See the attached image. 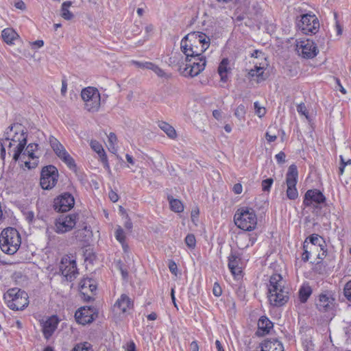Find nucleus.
Masks as SVG:
<instances>
[{"instance_id":"1","label":"nucleus","mask_w":351,"mask_h":351,"mask_svg":"<svg viewBox=\"0 0 351 351\" xmlns=\"http://www.w3.org/2000/svg\"><path fill=\"white\" fill-rule=\"evenodd\" d=\"M12 132L14 130V135L12 137V141L17 143V145L12 149V143L9 142L8 145V154L11 155L12 153V159L16 162L22 155V158H25L26 156L28 159L38 160L39 156L36 154L38 149V145L36 143H29L25 149L27 145V132L25 131L24 127L21 123H14L8 128Z\"/></svg>"},{"instance_id":"2","label":"nucleus","mask_w":351,"mask_h":351,"mask_svg":"<svg viewBox=\"0 0 351 351\" xmlns=\"http://www.w3.org/2000/svg\"><path fill=\"white\" fill-rule=\"evenodd\" d=\"M210 46V38L201 32H192L181 40L182 53L187 56H201Z\"/></svg>"},{"instance_id":"3","label":"nucleus","mask_w":351,"mask_h":351,"mask_svg":"<svg viewBox=\"0 0 351 351\" xmlns=\"http://www.w3.org/2000/svg\"><path fill=\"white\" fill-rule=\"evenodd\" d=\"M180 59H182V56L180 53H176L173 56L170 58L171 63H176L179 66L180 69H183L185 75H189L191 77L198 75L205 69L206 60L205 56H185L184 62L182 61L180 62Z\"/></svg>"},{"instance_id":"4","label":"nucleus","mask_w":351,"mask_h":351,"mask_svg":"<svg viewBox=\"0 0 351 351\" xmlns=\"http://www.w3.org/2000/svg\"><path fill=\"white\" fill-rule=\"evenodd\" d=\"M268 287V298L271 305L281 306L289 300V293L285 289L282 277L274 274L270 276Z\"/></svg>"},{"instance_id":"5","label":"nucleus","mask_w":351,"mask_h":351,"mask_svg":"<svg viewBox=\"0 0 351 351\" xmlns=\"http://www.w3.org/2000/svg\"><path fill=\"white\" fill-rule=\"evenodd\" d=\"M21 244V238L18 230L8 227L2 230L0 234V247L7 254H14Z\"/></svg>"},{"instance_id":"6","label":"nucleus","mask_w":351,"mask_h":351,"mask_svg":"<svg viewBox=\"0 0 351 351\" xmlns=\"http://www.w3.org/2000/svg\"><path fill=\"white\" fill-rule=\"evenodd\" d=\"M234 221L239 228L248 232L254 230L257 224L255 211L250 208L238 209L234 215Z\"/></svg>"},{"instance_id":"7","label":"nucleus","mask_w":351,"mask_h":351,"mask_svg":"<svg viewBox=\"0 0 351 351\" xmlns=\"http://www.w3.org/2000/svg\"><path fill=\"white\" fill-rule=\"evenodd\" d=\"M3 298L8 306L14 311H22L29 304L27 293L17 287L8 289Z\"/></svg>"},{"instance_id":"8","label":"nucleus","mask_w":351,"mask_h":351,"mask_svg":"<svg viewBox=\"0 0 351 351\" xmlns=\"http://www.w3.org/2000/svg\"><path fill=\"white\" fill-rule=\"evenodd\" d=\"M81 97L85 102V108L89 112H96L98 110L101 97L98 90L93 87H87L84 88L81 93Z\"/></svg>"},{"instance_id":"9","label":"nucleus","mask_w":351,"mask_h":351,"mask_svg":"<svg viewBox=\"0 0 351 351\" xmlns=\"http://www.w3.org/2000/svg\"><path fill=\"white\" fill-rule=\"evenodd\" d=\"M58 171L53 165H47L42 169L40 173V184L43 189L49 190L57 184Z\"/></svg>"},{"instance_id":"10","label":"nucleus","mask_w":351,"mask_h":351,"mask_svg":"<svg viewBox=\"0 0 351 351\" xmlns=\"http://www.w3.org/2000/svg\"><path fill=\"white\" fill-rule=\"evenodd\" d=\"M297 22L298 27L305 34H315L319 28L318 19L313 14H304Z\"/></svg>"},{"instance_id":"11","label":"nucleus","mask_w":351,"mask_h":351,"mask_svg":"<svg viewBox=\"0 0 351 351\" xmlns=\"http://www.w3.org/2000/svg\"><path fill=\"white\" fill-rule=\"evenodd\" d=\"M298 176V172L296 165H291L286 175L287 196L289 199H295L298 196V192L295 187Z\"/></svg>"},{"instance_id":"12","label":"nucleus","mask_w":351,"mask_h":351,"mask_svg":"<svg viewBox=\"0 0 351 351\" xmlns=\"http://www.w3.org/2000/svg\"><path fill=\"white\" fill-rule=\"evenodd\" d=\"M75 204L73 196L68 192L63 193L53 200V208L57 212L65 213L70 210Z\"/></svg>"},{"instance_id":"13","label":"nucleus","mask_w":351,"mask_h":351,"mask_svg":"<svg viewBox=\"0 0 351 351\" xmlns=\"http://www.w3.org/2000/svg\"><path fill=\"white\" fill-rule=\"evenodd\" d=\"M77 215L75 214L61 216L56 220L55 232L63 234L71 230L76 224Z\"/></svg>"},{"instance_id":"14","label":"nucleus","mask_w":351,"mask_h":351,"mask_svg":"<svg viewBox=\"0 0 351 351\" xmlns=\"http://www.w3.org/2000/svg\"><path fill=\"white\" fill-rule=\"evenodd\" d=\"M306 241L309 240L311 245H309V250L314 251L315 250H320L322 253H318L317 258L323 260L327 255V248L326 241L323 237L317 234H313L306 239Z\"/></svg>"},{"instance_id":"15","label":"nucleus","mask_w":351,"mask_h":351,"mask_svg":"<svg viewBox=\"0 0 351 351\" xmlns=\"http://www.w3.org/2000/svg\"><path fill=\"white\" fill-rule=\"evenodd\" d=\"M325 202L326 197L319 190L309 189L304 194L303 204L306 207L313 206L317 208L315 204L319 205Z\"/></svg>"},{"instance_id":"16","label":"nucleus","mask_w":351,"mask_h":351,"mask_svg":"<svg viewBox=\"0 0 351 351\" xmlns=\"http://www.w3.org/2000/svg\"><path fill=\"white\" fill-rule=\"evenodd\" d=\"M95 308L90 306H82L76 311L75 318L77 323L85 325L90 324L95 319Z\"/></svg>"},{"instance_id":"17","label":"nucleus","mask_w":351,"mask_h":351,"mask_svg":"<svg viewBox=\"0 0 351 351\" xmlns=\"http://www.w3.org/2000/svg\"><path fill=\"white\" fill-rule=\"evenodd\" d=\"M298 51L305 58H313L318 52L315 44L309 39L301 41L300 46L298 45Z\"/></svg>"},{"instance_id":"18","label":"nucleus","mask_w":351,"mask_h":351,"mask_svg":"<svg viewBox=\"0 0 351 351\" xmlns=\"http://www.w3.org/2000/svg\"><path fill=\"white\" fill-rule=\"evenodd\" d=\"M60 321L57 315H52L43 323L42 331L46 339H49L52 336Z\"/></svg>"},{"instance_id":"19","label":"nucleus","mask_w":351,"mask_h":351,"mask_svg":"<svg viewBox=\"0 0 351 351\" xmlns=\"http://www.w3.org/2000/svg\"><path fill=\"white\" fill-rule=\"evenodd\" d=\"M248 231L239 233L237 237V245L239 249H245L252 246L256 241L257 237L255 234H250Z\"/></svg>"},{"instance_id":"20","label":"nucleus","mask_w":351,"mask_h":351,"mask_svg":"<svg viewBox=\"0 0 351 351\" xmlns=\"http://www.w3.org/2000/svg\"><path fill=\"white\" fill-rule=\"evenodd\" d=\"M334 298L325 293H321L316 302V307L320 312H328L334 306Z\"/></svg>"},{"instance_id":"21","label":"nucleus","mask_w":351,"mask_h":351,"mask_svg":"<svg viewBox=\"0 0 351 351\" xmlns=\"http://www.w3.org/2000/svg\"><path fill=\"white\" fill-rule=\"evenodd\" d=\"M133 307V301L126 294H122L114 304L113 310L116 313H125Z\"/></svg>"},{"instance_id":"22","label":"nucleus","mask_w":351,"mask_h":351,"mask_svg":"<svg viewBox=\"0 0 351 351\" xmlns=\"http://www.w3.org/2000/svg\"><path fill=\"white\" fill-rule=\"evenodd\" d=\"M261 351H284L281 341L278 339H266L260 343Z\"/></svg>"},{"instance_id":"23","label":"nucleus","mask_w":351,"mask_h":351,"mask_svg":"<svg viewBox=\"0 0 351 351\" xmlns=\"http://www.w3.org/2000/svg\"><path fill=\"white\" fill-rule=\"evenodd\" d=\"M90 146L95 152L98 154L101 162L104 164V168L110 171V168L108 161V158L102 145L97 141L91 140Z\"/></svg>"},{"instance_id":"24","label":"nucleus","mask_w":351,"mask_h":351,"mask_svg":"<svg viewBox=\"0 0 351 351\" xmlns=\"http://www.w3.org/2000/svg\"><path fill=\"white\" fill-rule=\"evenodd\" d=\"M274 326L272 322L266 316H261L258 321V330L256 335L258 337H263L268 334Z\"/></svg>"},{"instance_id":"25","label":"nucleus","mask_w":351,"mask_h":351,"mask_svg":"<svg viewBox=\"0 0 351 351\" xmlns=\"http://www.w3.org/2000/svg\"><path fill=\"white\" fill-rule=\"evenodd\" d=\"M240 258L234 252H231L228 256V268L234 276H239L241 274V268L239 266Z\"/></svg>"},{"instance_id":"26","label":"nucleus","mask_w":351,"mask_h":351,"mask_svg":"<svg viewBox=\"0 0 351 351\" xmlns=\"http://www.w3.org/2000/svg\"><path fill=\"white\" fill-rule=\"evenodd\" d=\"M230 61L228 58H223L219 64L217 71L220 76L221 82L226 83L228 81V73L230 72L231 69L229 66Z\"/></svg>"},{"instance_id":"27","label":"nucleus","mask_w":351,"mask_h":351,"mask_svg":"<svg viewBox=\"0 0 351 351\" xmlns=\"http://www.w3.org/2000/svg\"><path fill=\"white\" fill-rule=\"evenodd\" d=\"M62 265L60 266V269L62 274L64 276L67 280H71L72 278L75 276L76 268V264L75 261H69V266H65L64 267V259L62 260Z\"/></svg>"},{"instance_id":"28","label":"nucleus","mask_w":351,"mask_h":351,"mask_svg":"<svg viewBox=\"0 0 351 351\" xmlns=\"http://www.w3.org/2000/svg\"><path fill=\"white\" fill-rule=\"evenodd\" d=\"M73 235L77 241L86 243L92 236L90 227L84 226L82 229L77 230L74 232Z\"/></svg>"},{"instance_id":"29","label":"nucleus","mask_w":351,"mask_h":351,"mask_svg":"<svg viewBox=\"0 0 351 351\" xmlns=\"http://www.w3.org/2000/svg\"><path fill=\"white\" fill-rule=\"evenodd\" d=\"M158 127L166 133V134L172 139H174L177 136L176 130L173 126L169 125L168 123L165 121H160L158 123Z\"/></svg>"},{"instance_id":"30","label":"nucleus","mask_w":351,"mask_h":351,"mask_svg":"<svg viewBox=\"0 0 351 351\" xmlns=\"http://www.w3.org/2000/svg\"><path fill=\"white\" fill-rule=\"evenodd\" d=\"M11 133H12V132H10V130H8V128H7L5 132H4L3 138L0 139V146H1L0 155H1V158L3 160H5V155H6L5 148L4 146L5 141H6V142L9 141V142H12V143L13 142V141H12V137L13 136H12Z\"/></svg>"},{"instance_id":"31","label":"nucleus","mask_w":351,"mask_h":351,"mask_svg":"<svg viewBox=\"0 0 351 351\" xmlns=\"http://www.w3.org/2000/svg\"><path fill=\"white\" fill-rule=\"evenodd\" d=\"M312 294V289L308 284L303 285L299 290V298L302 303H305Z\"/></svg>"},{"instance_id":"32","label":"nucleus","mask_w":351,"mask_h":351,"mask_svg":"<svg viewBox=\"0 0 351 351\" xmlns=\"http://www.w3.org/2000/svg\"><path fill=\"white\" fill-rule=\"evenodd\" d=\"M16 36V32L11 28L4 29L1 33L3 40L8 44L12 43Z\"/></svg>"},{"instance_id":"33","label":"nucleus","mask_w":351,"mask_h":351,"mask_svg":"<svg viewBox=\"0 0 351 351\" xmlns=\"http://www.w3.org/2000/svg\"><path fill=\"white\" fill-rule=\"evenodd\" d=\"M72 5L71 1H65L62 4L61 16L65 20H71L74 15L69 11V8Z\"/></svg>"},{"instance_id":"34","label":"nucleus","mask_w":351,"mask_h":351,"mask_svg":"<svg viewBox=\"0 0 351 351\" xmlns=\"http://www.w3.org/2000/svg\"><path fill=\"white\" fill-rule=\"evenodd\" d=\"M171 209L176 213H181L184 210V206L181 201L173 199L172 197H168Z\"/></svg>"},{"instance_id":"35","label":"nucleus","mask_w":351,"mask_h":351,"mask_svg":"<svg viewBox=\"0 0 351 351\" xmlns=\"http://www.w3.org/2000/svg\"><path fill=\"white\" fill-rule=\"evenodd\" d=\"M49 143L56 154H60L62 152V149L64 148L63 145L53 136L49 138Z\"/></svg>"},{"instance_id":"36","label":"nucleus","mask_w":351,"mask_h":351,"mask_svg":"<svg viewBox=\"0 0 351 351\" xmlns=\"http://www.w3.org/2000/svg\"><path fill=\"white\" fill-rule=\"evenodd\" d=\"M61 160L65 163L66 164V165L68 166V167L71 169V170H73V171H76L77 169V166H76V164L75 162V160H73V158L70 156V154L68 153L66 154L65 156H64V157L62 158H61Z\"/></svg>"},{"instance_id":"37","label":"nucleus","mask_w":351,"mask_h":351,"mask_svg":"<svg viewBox=\"0 0 351 351\" xmlns=\"http://www.w3.org/2000/svg\"><path fill=\"white\" fill-rule=\"evenodd\" d=\"M87 287H88L91 292H93L97 289L96 285L92 283V280L90 278L84 279L80 282L81 290H83Z\"/></svg>"},{"instance_id":"38","label":"nucleus","mask_w":351,"mask_h":351,"mask_svg":"<svg viewBox=\"0 0 351 351\" xmlns=\"http://www.w3.org/2000/svg\"><path fill=\"white\" fill-rule=\"evenodd\" d=\"M255 71L256 72V77H257L256 81L258 83L265 81L267 78L263 67L255 66Z\"/></svg>"},{"instance_id":"39","label":"nucleus","mask_w":351,"mask_h":351,"mask_svg":"<svg viewBox=\"0 0 351 351\" xmlns=\"http://www.w3.org/2000/svg\"><path fill=\"white\" fill-rule=\"evenodd\" d=\"M303 250L304 252L302 253V260L304 262H307L309 259L310 254H311L314 251H311V250H309V243H308V241H306V240H305L304 242Z\"/></svg>"},{"instance_id":"40","label":"nucleus","mask_w":351,"mask_h":351,"mask_svg":"<svg viewBox=\"0 0 351 351\" xmlns=\"http://www.w3.org/2000/svg\"><path fill=\"white\" fill-rule=\"evenodd\" d=\"M245 113L246 108L243 104L239 105L234 111V115L240 120L244 119Z\"/></svg>"},{"instance_id":"41","label":"nucleus","mask_w":351,"mask_h":351,"mask_svg":"<svg viewBox=\"0 0 351 351\" xmlns=\"http://www.w3.org/2000/svg\"><path fill=\"white\" fill-rule=\"evenodd\" d=\"M19 159H21V161L24 162V165L25 167H27L28 169H34L36 167H37L38 164V160H32L29 159L28 160H25V158H22V155L19 158Z\"/></svg>"},{"instance_id":"42","label":"nucleus","mask_w":351,"mask_h":351,"mask_svg":"<svg viewBox=\"0 0 351 351\" xmlns=\"http://www.w3.org/2000/svg\"><path fill=\"white\" fill-rule=\"evenodd\" d=\"M185 243L189 248H194L196 245V239L193 234H189L185 238Z\"/></svg>"},{"instance_id":"43","label":"nucleus","mask_w":351,"mask_h":351,"mask_svg":"<svg viewBox=\"0 0 351 351\" xmlns=\"http://www.w3.org/2000/svg\"><path fill=\"white\" fill-rule=\"evenodd\" d=\"M148 66H149L148 69L153 71L158 76L165 77L166 75L164 71L154 63L150 62V64H148Z\"/></svg>"},{"instance_id":"44","label":"nucleus","mask_w":351,"mask_h":351,"mask_svg":"<svg viewBox=\"0 0 351 351\" xmlns=\"http://www.w3.org/2000/svg\"><path fill=\"white\" fill-rule=\"evenodd\" d=\"M90 348V345L87 342H84V343L77 344L72 349L71 351H89Z\"/></svg>"},{"instance_id":"45","label":"nucleus","mask_w":351,"mask_h":351,"mask_svg":"<svg viewBox=\"0 0 351 351\" xmlns=\"http://www.w3.org/2000/svg\"><path fill=\"white\" fill-rule=\"evenodd\" d=\"M273 182L274 180L272 178L263 180L261 183L263 191L265 192L269 191Z\"/></svg>"},{"instance_id":"46","label":"nucleus","mask_w":351,"mask_h":351,"mask_svg":"<svg viewBox=\"0 0 351 351\" xmlns=\"http://www.w3.org/2000/svg\"><path fill=\"white\" fill-rule=\"evenodd\" d=\"M343 295L346 298L351 302V280L348 281L344 286Z\"/></svg>"},{"instance_id":"47","label":"nucleus","mask_w":351,"mask_h":351,"mask_svg":"<svg viewBox=\"0 0 351 351\" xmlns=\"http://www.w3.org/2000/svg\"><path fill=\"white\" fill-rule=\"evenodd\" d=\"M115 237L117 241L123 244L125 237L124 235V231L120 226L116 230Z\"/></svg>"},{"instance_id":"48","label":"nucleus","mask_w":351,"mask_h":351,"mask_svg":"<svg viewBox=\"0 0 351 351\" xmlns=\"http://www.w3.org/2000/svg\"><path fill=\"white\" fill-rule=\"evenodd\" d=\"M132 64L134 65L135 66L141 69H148L149 66L148 64H150V62H140L136 60H132Z\"/></svg>"},{"instance_id":"49","label":"nucleus","mask_w":351,"mask_h":351,"mask_svg":"<svg viewBox=\"0 0 351 351\" xmlns=\"http://www.w3.org/2000/svg\"><path fill=\"white\" fill-rule=\"evenodd\" d=\"M254 108H255V110H256V114H257L259 117H263V116L265 114V108H262L259 106V104H258V101L254 102Z\"/></svg>"},{"instance_id":"50","label":"nucleus","mask_w":351,"mask_h":351,"mask_svg":"<svg viewBox=\"0 0 351 351\" xmlns=\"http://www.w3.org/2000/svg\"><path fill=\"white\" fill-rule=\"evenodd\" d=\"M23 215H25V219L28 221L29 223H32L34 221V213L33 211H27L24 212Z\"/></svg>"},{"instance_id":"51","label":"nucleus","mask_w":351,"mask_h":351,"mask_svg":"<svg viewBox=\"0 0 351 351\" xmlns=\"http://www.w3.org/2000/svg\"><path fill=\"white\" fill-rule=\"evenodd\" d=\"M213 293L217 297H219L222 293L221 288L217 282H215L213 285Z\"/></svg>"},{"instance_id":"52","label":"nucleus","mask_w":351,"mask_h":351,"mask_svg":"<svg viewBox=\"0 0 351 351\" xmlns=\"http://www.w3.org/2000/svg\"><path fill=\"white\" fill-rule=\"evenodd\" d=\"M297 110L299 113L307 117L308 111L304 103H300V104L298 105Z\"/></svg>"},{"instance_id":"53","label":"nucleus","mask_w":351,"mask_h":351,"mask_svg":"<svg viewBox=\"0 0 351 351\" xmlns=\"http://www.w3.org/2000/svg\"><path fill=\"white\" fill-rule=\"evenodd\" d=\"M275 158L278 163L282 164L285 162L286 155L283 152H280L278 154L276 155Z\"/></svg>"},{"instance_id":"54","label":"nucleus","mask_w":351,"mask_h":351,"mask_svg":"<svg viewBox=\"0 0 351 351\" xmlns=\"http://www.w3.org/2000/svg\"><path fill=\"white\" fill-rule=\"evenodd\" d=\"M169 269L170 270V271L174 274V275H177V271H178V267H177V265L176 263L173 261H171L169 263Z\"/></svg>"},{"instance_id":"55","label":"nucleus","mask_w":351,"mask_h":351,"mask_svg":"<svg viewBox=\"0 0 351 351\" xmlns=\"http://www.w3.org/2000/svg\"><path fill=\"white\" fill-rule=\"evenodd\" d=\"M108 197L112 202H117L119 199V196H118L117 193L116 192L113 191L112 190H111L109 192Z\"/></svg>"},{"instance_id":"56","label":"nucleus","mask_w":351,"mask_h":351,"mask_svg":"<svg viewBox=\"0 0 351 351\" xmlns=\"http://www.w3.org/2000/svg\"><path fill=\"white\" fill-rule=\"evenodd\" d=\"M232 190L235 194H241L243 190L242 185L240 183H237L234 185Z\"/></svg>"},{"instance_id":"57","label":"nucleus","mask_w":351,"mask_h":351,"mask_svg":"<svg viewBox=\"0 0 351 351\" xmlns=\"http://www.w3.org/2000/svg\"><path fill=\"white\" fill-rule=\"evenodd\" d=\"M265 138L269 143H271L276 140L277 136L276 134H271L269 132H267Z\"/></svg>"},{"instance_id":"58","label":"nucleus","mask_w":351,"mask_h":351,"mask_svg":"<svg viewBox=\"0 0 351 351\" xmlns=\"http://www.w3.org/2000/svg\"><path fill=\"white\" fill-rule=\"evenodd\" d=\"M14 6L17 9H20L21 10H23L25 9V4L23 1H19L16 2L14 4Z\"/></svg>"},{"instance_id":"59","label":"nucleus","mask_w":351,"mask_h":351,"mask_svg":"<svg viewBox=\"0 0 351 351\" xmlns=\"http://www.w3.org/2000/svg\"><path fill=\"white\" fill-rule=\"evenodd\" d=\"M108 141L111 145H112L114 143L117 141V136L115 135V134L112 132L108 136Z\"/></svg>"},{"instance_id":"60","label":"nucleus","mask_w":351,"mask_h":351,"mask_svg":"<svg viewBox=\"0 0 351 351\" xmlns=\"http://www.w3.org/2000/svg\"><path fill=\"white\" fill-rule=\"evenodd\" d=\"M127 351H136V345L134 341H130L127 346Z\"/></svg>"},{"instance_id":"61","label":"nucleus","mask_w":351,"mask_h":351,"mask_svg":"<svg viewBox=\"0 0 351 351\" xmlns=\"http://www.w3.org/2000/svg\"><path fill=\"white\" fill-rule=\"evenodd\" d=\"M190 349L191 351H199V346L195 341L191 342Z\"/></svg>"},{"instance_id":"62","label":"nucleus","mask_w":351,"mask_h":351,"mask_svg":"<svg viewBox=\"0 0 351 351\" xmlns=\"http://www.w3.org/2000/svg\"><path fill=\"white\" fill-rule=\"evenodd\" d=\"M33 45L36 46L38 48L41 47L44 45V42L42 40H38L32 43Z\"/></svg>"},{"instance_id":"63","label":"nucleus","mask_w":351,"mask_h":351,"mask_svg":"<svg viewBox=\"0 0 351 351\" xmlns=\"http://www.w3.org/2000/svg\"><path fill=\"white\" fill-rule=\"evenodd\" d=\"M125 228L129 230L132 228V223L130 219H128L124 225Z\"/></svg>"},{"instance_id":"64","label":"nucleus","mask_w":351,"mask_h":351,"mask_svg":"<svg viewBox=\"0 0 351 351\" xmlns=\"http://www.w3.org/2000/svg\"><path fill=\"white\" fill-rule=\"evenodd\" d=\"M215 345H216L217 351H225L223 348L222 345L221 344V343L219 340H216Z\"/></svg>"}]
</instances>
